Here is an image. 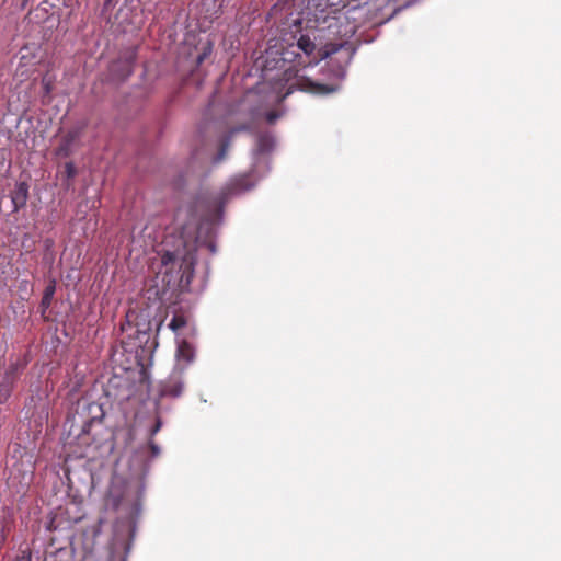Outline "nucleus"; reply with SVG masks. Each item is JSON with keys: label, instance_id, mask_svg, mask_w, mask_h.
Returning a JSON list of instances; mask_svg holds the SVG:
<instances>
[{"label": "nucleus", "instance_id": "obj_9", "mask_svg": "<svg viewBox=\"0 0 561 561\" xmlns=\"http://www.w3.org/2000/svg\"><path fill=\"white\" fill-rule=\"evenodd\" d=\"M14 527V514L12 508L2 507L0 513V549L4 546L10 533Z\"/></svg>", "mask_w": 561, "mask_h": 561}, {"label": "nucleus", "instance_id": "obj_14", "mask_svg": "<svg viewBox=\"0 0 561 561\" xmlns=\"http://www.w3.org/2000/svg\"><path fill=\"white\" fill-rule=\"evenodd\" d=\"M25 367L23 363H15L10 366L8 371L5 373L4 381L8 383H12L14 379L18 377L20 371H22Z\"/></svg>", "mask_w": 561, "mask_h": 561}, {"label": "nucleus", "instance_id": "obj_17", "mask_svg": "<svg viewBox=\"0 0 561 561\" xmlns=\"http://www.w3.org/2000/svg\"><path fill=\"white\" fill-rule=\"evenodd\" d=\"M266 121L270 123V124H274L276 122V119H278L279 117V114L275 111H271V112H267L266 113Z\"/></svg>", "mask_w": 561, "mask_h": 561}, {"label": "nucleus", "instance_id": "obj_20", "mask_svg": "<svg viewBox=\"0 0 561 561\" xmlns=\"http://www.w3.org/2000/svg\"><path fill=\"white\" fill-rule=\"evenodd\" d=\"M66 172L69 178L75 175V167L71 162L66 163Z\"/></svg>", "mask_w": 561, "mask_h": 561}, {"label": "nucleus", "instance_id": "obj_7", "mask_svg": "<svg viewBox=\"0 0 561 561\" xmlns=\"http://www.w3.org/2000/svg\"><path fill=\"white\" fill-rule=\"evenodd\" d=\"M294 85H297L302 91L311 92L319 95H327L337 90L336 85L313 82L312 80L305 77L298 78L296 80V83L289 87L288 93L293 91Z\"/></svg>", "mask_w": 561, "mask_h": 561}, {"label": "nucleus", "instance_id": "obj_2", "mask_svg": "<svg viewBox=\"0 0 561 561\" xmlns=\"http://www.w3.org/2000/svg\"><path fill=\"white\" fill-rule=\"evenodd\" d=\"M161 262L163 265L178 264L179 271L181 272V279L186 278V280L190 282L193 277L196 263L195 251L186 244L182 249L176 248L173 251L168 250L163 253Z\"/></svg>", "mask_w": 561, "mask_h": 561}, {"label": "nucleus", "instance_id": "obj_3", "mask_svg": "<svg viewBox=\"0 0 561 561\" xmlns=\"http://www.w3.org/2000/svg\"><path fill=\"white\" fill-rule=\"evenodd\" d=\"M254 186V183L251 179L250 174H241L233 178L222 190L221 192L214 196L209 204L214 206L217 210H222L225 204L234 195L244 193L251 190Z\"/></svg>", "mask_w": 561, "mask_h": 561}, {"label": "nucleus", "instance_id": "obj_15", "mask_svg": "<svg viewBox=\"0 0 561 561\" xmlns=\"http://www.w3.org/2000/svg\"><path fill=\"white\" fill-rule=\"evenodd\" d=\"M186 323H187V320H186L185 316H183V314H174L173 318L171 319L170 323H169V328L173 332H178L179 330L184 328L186 325Z\"/></svg>", "mask_w": 561, "mask_h": 561}, {"label": "nucleus", "instance_id": "obj_1", "mask_svg": "<svg viewBox=\"0 0 561 561\" xmlns=\"http://www.w3.org/2000/svg\"><path fill=\"white\" fill-rule=\"evenodd\" d=\"M297 48L301 50L307 57L310 58L309 62H319L328 57H331L337 53H345L346 57H350V45L347 42L342 43H328L324 46L317 49L314 42L308 34H302L297 41Z\"/></svg>", "mask_w": 561, "mask_h": 561}, {"label": "nucleus", "instance_id": "obj_12", "mask_svg": "<svg viewBox=\"0 0 561 561\" xmlns=\"http://www.w3.org/2000/svg\"><path fill=\"white\" fill-rule=\"evenodd\" d=\"M178 356L180 359H184L187 363H191L194 358V348L193 346L186 342L183 341L178 348Z\"/></svg>", "mask_w": 561, "mask_h": 561}, {"label": "nucleus", "instance_id": "obj_19", "mask_svg": "<svg viewBox=\"0 0 561 561\" xmlns=\"http://www.w3.org/2000/svg\"><path fill=\"white\" fill-rule=\"evenodd\" d=\"M14 561H32L31 552L22 551V553L18 556Z\"/></svg>", "mask_w": 561, "mask_h": 561}, {"label": "nucleus", "instance_id": "obj_6", "mask_svg": "<svg viewBox=\"0 0 561 561\" xmlns=\"http://www.w3.org/2000/svg\"><path fill=\"white\" fill-rule=\"evenodd\" d=\"M84 126H76L69 129L60 139L56 148V154L61 158H68L73 152V145L80 139Z\"/></svg>", "mask_w": 561, "mask_h": 561}, {"label": "nucleus", "instance_id": "obj_5", "mask_svg": "<svg viewBox=\"0 0 561 561\" xmlns=\"http://www.w3.org/2000/svg\"><path fill=\"white\" fill-rule=\"evenodd\" d=\"M137 58L136 48L126 49L121 54V56L111 64L110 73L116 79L124 81L126 80L134 71V65Z\"/></svg>", "mask_w": 561, "mask_h": 561}, {"label": "nucleus", "instance_id": "obj_4", "mask_svg": "<svg viewBox=\"0 0 561 561\" xmlns=\"http://www.w3.org/2000/svg\"><path fill=\"white\" fill-rule=\"evenodd\" d=\"M260 116L261 114L257 110L251 108L248 111V113L244 115V117L239 124L229 129V131L220 142L219 151L215 159L216 162H220L221 160L225 159L233 136L240 131H250L259 122Z\"/></svg>", "mask_w": 561, "mask_h": 561}, {"label": "nucleus", "instance_id": "obj_11", "mask_svg": "<svg viewBox=\"0 0 561 561\" xmlns=\"http://www.w3.org/2000/svg\"><path fill=\"white\" fill-rule=\"evenodd\" d=\"M55 291H56V282L54 279H51L49 282V284L46 286L43 297H42L41 306L44 309H47L51 305Z\"/></svg>", "mask_w": 561, "mask_h": 561}, {"label": "nucleus", "instance_id": "obj_16", "mask_svg": "<svg viewBox=\"0 0 561 561\" xmlns=\"http://www.w3.org/2000/svg\"><path fill=\"white\" fill-rule=\"evenodd\" d=\"M211 44H208L206 47H204L203 53L197 57V65H202V62L211 54Z\"/></svg>", "mask_w": 561, "mask_h": 561}, {"label": "nucleus", "instance_id": "obj_18", "mask_svg": "<svg viewBox=\"0 0 561 561\" xmlns=\"http://www.w3.org/2000/svg\"><path fill=\"white\" fill-rule=\"evenodd\" d=\"M161 426H162L161 420L157 419L154 425L150 430V436L151 437L154 436L160 431Z\"/></svg>", "mask_w": 561, "mask_h": 561}, {"label": "nucleus", "instance_id": "obj_10", "mask_svg": "<svg viewBox=\"0 0 561 561\" xmlns=\"http://www.w3.org/2000/svg\"><path fill=\"white\" fill-rule=\"evenodd\" d=\"M28 199V185L25 182H20L11 192V201L13 205V213H18L23 208Z\"/></svg>", "mask_w": 561, "mask_h": 561}, {"label": "nucleus", "instance_id": "obj_8", "mask_svg": "<svg viewBox=\"0 0 561 561\" xmlns=\"http://www.w3.org/2000/svg\"><path fill=\"white\" fill-rule=\"evenodd\" d=\"M184 388L180 374H172L161 383L160 394L162 397L178 398L182 394Z\"/></svg>", "mask_w": 561, "mask_h": 561}, {"label": "nucleus", "instance_id": "obj_13", "mask_svg": "<svg viewBox=\"0 0 561 561\" xmlns=\"http://www.w3.org/2000/svg\"><path fill=\"white\" fill-rule=\"evenodd\" d=\"M274 147V138L270 135H261L257 138V151L260 153H267Z\"/></svg>", "mask_w": 561, "mask_h": 561}, {"label": "nucleus", "instance_id": "obj_21", "mask_svg": "<svg viewBox=\"0 0 561 561\" xmlns=\"http://www.w3.org/2000/svg\"><path fill=\"white\" fill-rule=\"evenodd\" d=\"M149 446L153 456L159 455L160 449L153 442H150Z\"/></svg>", "mask_w": 561, "mask_h": 561}, {"label": "nucleus", "instance_id": "obj_22", "mask_svg": "<svg viewBox=\"0 0 561 561\" xmlns=\"http://www.w3.org/2000/svg\"><path fill=\"white\" fill-rule=\"evenodd\" d=\"M288 53H289V51H286V53H284V55H287ZM283 59H284V60H287L288 58H287V56H284V57H283Z\"/></svg>", "mask_w": 561, "mask_h": 561}]
</instances>
